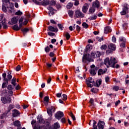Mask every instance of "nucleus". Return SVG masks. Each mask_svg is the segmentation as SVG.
<instances>
[{
    "label": "nucleus",
    "instance_id": "nucleus-1",
    "mask_svg": "<svg viewBox=\"0 0 129 129\" xmlns=\"http://www.w3.org/2000/svg\"><path fill=\"white\" fill-rule=\"evenodd\" d=\"M117 63V61L115 57H107L104 59V64L107 66V68H109V66L112 68H116V69L119 68V65L117 64L115 66V64Z\"/></svg>",
    "mask_w": 129,
    "mask_h": 129
},
{
    "label": "nucleus",
    "instance_id": "nucleus-2",
    "mask_svg": "<svg viewBox=\"0 0 129 129\" xmlns=\"http://www.w3.org/2000/svg\"><path fill=\"white\" fill-rule=\"evenodd\" d=\"M3 80L5 82H4L2 84V88H6L7 86H8V84H9V81H11L12 80V78H13V76H12V72L9 71L7 75V73H4L2 75Z\"/></svg>",
    "mask_w": 129,
    "mask_h": 129
},
{
    "label": "nucleus",
    "instance_id": "nucleus-3",
    "mask_svg": "<svg viewBox=\"0 0 129 129\" xmlns=\"http://www.w3.org/2000/svg\"><path fill=\"white\" fill-rule=\"evenodd\" d=\"M2 10L4 13H7V9L14 10V3L9 2V0H2Z\"/></svg>",
    "mask_w": 129,
    "mask_h": 129
},
{
    "label": "nucleus",
    "instance_id": "nucleus-4",
    "mask_svg": "<svg viewBox=\"0 0 129 129\" xmlns=\"http://www.w3.org/2000/svg\"><path fill=\"white\" fill-rule=\"evenodd\" d=\"M46 125H41L39 126V129H58L60 128V124L58 122L54 123L52 126L50 125L49 121L46 122Z\"/></svg>",
    "mask_w": 129,
    "mask_h": 129
},
{
    "label": "nucleus",
    "instance_id": "nucleus-5",
    "mask_svg": "<svg viewBox=\"0 0 129 129\" xmlns=\"http://www.w3.org/2000/svg\"><path fill=\"white\" fill-rule=\"evenodd\" d=\"M122 11L120 12L121 16H124L126 15V13H128L129 5L125 3L122 5Z\"/></svg>",
    "mask_w": 129,
    "mask_h": 129
},
{
    "label": "nucleus",
    "instance_id": "nucleus-6",
    "mask_svg": "<svg viewBox=\"0 0 129 129\" xmlns=\"http://www.w3.org/2000/svg\"><path fill=\"white\" fill-rule=\"evenodd\" d=\"M108 47L109 50H106L107 54H111L112 51H115V49H116V46L113 43H110L108 45Z\"/></svg>",
    "mask_w": 129,
    "mask_h": 129
},
{
    "label": "nucleus",
    "instance_id": "nucleus-7",
    "mask_svg": "<svg viewBox=\"0 0 129 129\" xmlns=\"http://www.w3.org/2000/svg\"><path fill=\"white\" fill-rule=\"evenodd\" d=\"M86 81L87 83V85L88 87H90V88H92V87H93V85L91 84L90 83H94V80L92 79L91 77L88 78V80L86 79Z\"/></svg>",
    "mask_w": 129,
    "mask_h": 129
},
{
    "label": "nucleus",
    "instance_id": "nucleus-8",
    "mask_svg": "<svg viewBox=\"0 0 129 129\" xmlns=\"http://www.w3.org/2000/svg\"><path fill=\"white\" fill-rule=\"evenodd\" d=\"M101 56V53L100 52L97 51H93L91 53V56L93 59H95V58H99Z\"/></svg>",
    "mask_w": 129,
    "mask_h": 129
},
{
    "label": "nucleus",
    "instance_id": "nucleus-9",
    "mask_svg": "<svg viewBox=\"0 0 129 129\" xmlns=\"http://www.w3.org/2000/svg\"><path fill=\"white\" fill-rule=\"evenodd\" d=\"M37 122H38V123H40V124H44V123H46V125H47V121H45V120L43 119V116H42L41 115H38L37 116Z\"/></svg>",
    "mask_w": 129,
    "mask_h": 129
},
{
    "label": "nucleus",
    "instance_id": "nucleus-10",
    "mask_svg": "<svg viewBox=\"0 0 129 129\" xmlns=\"http://www.w3.org/2000/svg\"><path fill=\"white\" fill-rule=\"evenodd\" d=\"M75 17L76 18H84V14L80 11V10H77L75 12Z\"/></svg>",
    "mask_w": 129,
    "mask_h": 129
},
{
    "label": "nucleus",
    "instance_id": "nucleus-11",
    "mask_svg": "<svg viewBox=\"0 0 129 129\" xmlns=\"http://www.w3.org/2000/svg\"><path fill=\"white\" fill-rule=\"evenodd\" d=\"M1 100L3 102V103H4V104H5V103H11L12 100L11 99L10 97H3L1 98Z\"/></svg>",
    "mask_w": 129,
    "mask_h": 129
},
{
    "label": "nucleus",
    "instance_id": "nucleus-12",
    "mask_svg": "<svg viewBox=\"0 0 129 129\" xmlns=\"http://www.w3.org/2000/svg\"><path fill=\"white\" fill-rule=\"evenodd\" d=\"M20 20V17H14L11 19V23H12L13 25H16V24H18V21Z\"/></svg>",
    "mask_w": 129,
    "mask_h": 129
},
{
    "label": "nucleus",
    "instance_id": "nucleus-13",
    "mask_svg": "<svg viewBox=\"0 0 129 129\" xmlns=\"http://www.w3.org/2000/svg\"><path fill=\"white\" fill-rule=\"evenodd\" d=\"M56 110L55 107L51 106L47 109V113H54Z\"/></svg>",
    "mask_w": 129,
    "mask_h": 129
},
{
    "label": "nucleus",
    "instance_id": "nucleus-14",
    "mask_svg": "<svg viewBox=\"0 0 129 129\" xmlns=\"http://www.w3.org/2000/svg\"><path fill=\"white\" fill-rule=\"evenodd\" d=\"M107 71V69H105V70L100 69L98 71V76H100L101 75H103V74H105L106 73V72Z\"/></svg>",
    "mask_w": 129,
    "mask_h": 129
},
{
    "label": "nucleus",
    "instance_id": "nucleus-15",
    "mask_svg": "<svg viewBox=\"0 0 129 129\" xmlns=\"http://www.w3.org/2000/svg\"><path fill=\"white\" fill-rule=\"evenodd\" d=\"M49 31L50 32H56V33H57V32H58V28H55L53 26H49L48 27L47 32H49Z\"/></svg>",
    "mask_w": 129,
    "mask_h": 129
},
{
    "label": "nucleus",
    "instance_id": "nucleus-16",
    "mask_svg": "<svg viewBox=\"0 0 129 129\" xmlns=\"http://www.w3.org/2000/svg\"><path fill=\"white\" fill-rule=\"evenodd\" d=\"M97 70H98V68L96 67L94 69H92L90 71V74L92 75V76H95L96 75V72H97Z\"/></svg>",
    "mask_w": 129,
    "mask_h": 129
},
{
    "label": "nucleus",
    "instance_id": "nucleus-17",
    "mask_svg": "<svg viewBox=\"0 0 129 129\" xmlns=\"http://www.w3.org/2000/svg\"><path fill=\"white\" fill-rule=\"evenodd\" d=\"M101 83H102V80L101 79H98L94 84V86L99 87L101 85Z\"/></svg>",
    "mask_w": 129,
    "mask_h": 129
},
{
    "label": "nucleus",
    "instance_id": "nucleus-18",
    "mask_svg": "<svg viewBox=\"0 0 129 129\" xmlns=\"http://www.w3.org/2000/svg\"><path fill=\"white\" fill-rule=\"evenodd\" d=\"M92 6L95 9V8L98 9L100 7V5H99V1L96 0L95 2H93Z\"/></svg>",
    "mask_w": 129,
    "mask_h": 129
},
{
    "label": "nucleus",
    "instance_id": "nucleus-19",
    "mask_svg": "<svg viewBox=\"0 0 129 129\" xmlns=\"http://www.w3.org/2000/svg\"><path fill=\"white\" fill-rule=\"evenodd\" d=\"M55 118H56V119H58L60 120L61 119V118H62V117H63V116H64V114L63 113H56L54 115Z\"/></svg>",
    "mask_w": 129,
    "mask_h": 129
},
{
    "label": "nucleus",
    "instance_id": "nucleus-20",
    "mask_svg": "<svg viewBox=\"0 0 129 129\" xmlns=\"http://www.w3.org/2000/svg\"><path fill=\"white\" fill-rule=\"evenodd\" d=\"M49 4L50 1H49V0H43L40 2V6H48Z\"/></svg>",
    "mask_w": 129,
    "mask_h": 129
},
{
    "label": "nucleus",
    "instance_id": "nucleus-21",
    "mask_svg": "<svg viewBox=\"0 0 129 129\" xmlns=\"http://www.w3.org/2000/svg\"><path fill=\"white\" fill-rule=\"evenodd\" d=\"M111 32V28L110 26H107L104 28V33L108 34Z\"/></svg>",
    "mask_w": 129,
    "mask_h": 129
},
{
    "label": "nucleus",
    "instance_id": "nucleus-22",
    "mask_svg": "<svg viewBox=\"0 0 129 129\" xmlns=\"http://www.w3.org/2000/svg\"><path fill=\"white\" fill-rule=\"evenodd\" d=\"M21 31L22 32L24 36H25V35H26V34H27V33H28L29 31H30V29H29V28H26L24 29L22 28L21 29Z\"/></svg>",
    "mask_w": 129,
    "mask_h": 129
},
{
    "label": "nucleus",
    "instance_id": "nucleus-23",
    "mask_svg": "<svg viewBox=\"0 0 129 129\" xmlns=\"http://www.w3.org/2000/svg\"><path fill=\"white\" fill-rule=\"evenodd\" d=\"M92 49V46L90 45V44H88L86 47L85 52L86 53H88V52H89Z\"/></svg>",
    "mask_w": 129,
    "mask_h": 129
},
{
    "label": "nucleus",
    "instance_id": "nucleus-24",
    "mask_svg": "<svg viewBox=\"0 0 129 129\" xmlns=\"http://www.w3.org/2000/svg\"><path fill=\"white\" fill-rule=\"evenodd\" d=\"M2 26L3 27V29H8V27L6 23V20H4L2 21Z\"/></svg>",
    "mask_w": 129,
    "mask_h": 129
},
{
    "label": "nucleus",
    "instance_id": "nucleus-25",
    "mask_svg": "<svg viewBox=\"0 0 129 129\" xmlns=\"http://www.w3.org/2000/svg\"><path fill=\"white\" fill-rule=\"evenodd\" d=\"M43 100H44V102L45 104H46L47 105H48V104H49V96H45Z\"/></svg>",
    "mask_w": 129,
    "mask_h": 129
},
{
    "label": "nucleus",
    "instance_id": "nucleus-26",
    "mask_svg": "<svg viewBox=\"0 0 129 129\" xmlns=\"http://www.w3.org/2000/svg\"><path fill=\"white\" fill-rule=\"evenodd\" d=\"M89 57H90V54L89 53H87V54L84 55V56L83 58L85 60L88 61L89 60Z\"/></svg>",
    "mask_w": 129,
    "mask_h": 129
},
{
    "label": "nucleus",
    "instance_id": "nucleus-27",
    "mask_svg": "<svg viewBox=\"0 0 129 129\" xmlns=\"http://www.w3.org/2000/svg\"><path fill=\"white\" fill-rule=\"evenodd\" d=\"M13 30L14 31H20V28L18 24H16L12 27Z\"/></svg>",
    "mask_w": 129,
    "mask_h": 129
},
{
    "label": "nucleus",
    "instance_id": "nucleus-28",
    "mask_svg": "<svg viewBox=\"0 0 129 129\" xmlns=\"http://www.w3.org/2000/svg\"><path fill=\"white\" fill-rule=\"evenodd\" d=\"M14 123V125H15V126H21V121H20L19 120H16L15 121H14L13 122Z\"/></svg>",
    "mask_w": 129,
    "mask_h": 129
},
{
    "label": "nucleus",
    "instance_id": "nucleus-29",
    "mask_svg": "<svg viewBox=\"0 0 129 129\" xmlns=\"http://www.w3.org/2000/svg\"><path fill=\"white\" fill-rule=\"evenodd\" d=\"M72 7H73V3H69L67 5L66 8L68 10H70V9H71V8H72Z\"/></svg>",
    "mask_w": 129,
    "mask_h": 129
},
{
    "label": "nucleus",
    "instance_id": "nucleus-30",
    "mask_svg": "<svg viewBox=\"0 0 129 129\" xmlns=\"http://www.w3.org/2000/svg\"><path fill=\"white\" fill-rule=\"evenodd\" d=\"M69 16L70 18H73L74 12L72 10H69L68 12Z\"/></svg>",
    "mask_w": 129,
    "mask_h": 129
},
{
    "label": "nucleus",
    "instance_id": "nucleus-31",
    "mask_svg": "<svg viewBox=\"0 0 129 129\" xmlns=\"http://www.w3.org/2000/svg\"><path fill=\"white\" fill-rule=\"evenodd\" d=\"M82 12L84 14H86L87 13V6H84L82 8Z\"/></svg>",
    "mask_w": 129,
    "mask_h": 129
},
{
    "label": "nucleus",
    "instance_id": "nucleus-32",
    "mask_svg": "<svg viewBox=\"0 0 129 129\" xmlns=\"http://www.w3.org/2000/svg\"><path fill=\"white\" fill-rule=\"evenodd\" d=\"M14 107H15L14 105H10L8 107L7 112H6V113H9V112H10V111H11V110L13 109V108H14Z\"/></svg>",
    "mask_w": 129,
    "mask_h": 129
},
{
    "label": "nucleus",
    "instance_id": "nucleus-33",
    "mask_svg": "<svg viewBox=\"0 0 129 129\" xmlns=\"http://www.w3.org/2000/svg\"><path fill=\"white\" fill-rule=\"evenodd\" d=\"M90 14H93L95 12V8L94 7L90 8L89 10Z\"/></svg>",
    "mask_w": 129,
    "mask_h": 129
},
{
    "label": "nucleus",
    "instance_id": "nucleus-34",
    "mask_svg": "<svg viewBox=\"0 0 129 129\" xmlns=\"http://www.w3.org/2000/svg\"><path fill=\"white\" fill-rule=\"evenodd\" d=\"M64 36H66L67 41H68L70 39V37H71V36H70V34H69V33L68 32H66Z\"/></svg>",
    "mask_w": 129,
    "mask_h": 129
},
{
    "label": "nucleus",
    "instance_id": "nucleus-35",
    "mask_svg": "<svg viewBox=\"0 0 129 129\" xmlns=\"http://www.w3.org/2000/svg\"><path fill=\"white\" fill-rule=\"evenodd\" d=\"M100 49L101 50H104V51H105V50L107 49V45L106 44L102 45L101 46Z\"/></svg>",
    "mask_w": 129,
    "mask_h": 129
},
{
    "label": "nucleus",
    "instance_id": "nucleus-36",
    "mask_svg": "<svg viewBox=\"0 0 129 129\" xmlns=\"http://www.w3.org/2000/svg\"><path fill=\"white\" fill-rule=\"evenodd\" d=\"M49 6H56V2L54 0H52L51 1H50V2H49Z\"/></svg>",
    "mask_w": 129,
    "mask_h": 129
},
{
    "label": "nucleus",
    "instance_id": "nucleus-37",
    "mask_svg": "<svg viewBox=\"0 0 129 129\" xmlns=\"http://www.w3.org/2000/svg\"><path fill=\"white\" fill-rule=\"evenodd\" d=\"M47 10L49 11L50 13L52 12H54V11H55L54 9L53 8V7H52V6H49V7H47Z\"/></svg>",
    "mask_w": 129,
    "mask_h": 129
},
{
    "label": "nucleus",
    "instance_id": "nucleus-38",
    "mask_svg": "<svg viewBox=\"0 0 129 129\" xmlns=\"http://www.w3.org/2000/svg\"><path fill=\"white\" fill-rule=\"evenodd\" d=\"M82 26L85 29H87L88 27H89V26L88 25V24H87V23H86V22L83 23Z\"/></svg>",
    "mask_w": 129,
    "mask_h": 129
},
{
    "label": "nucleus",
    "instance_id": "nucleus-39",
    "mask_svg": "<svg viewBox=\"0 0 129 129\" xmlns=\"http://www.w3.org/2000/svg\"><path fill=\"white\" fill-rule=\"evenodd\" d=\"M89 19L91 21H93V20H96L97 19V15H95L94 16L90 17Z\"/></svg>",
    "mask_w": 129,
    "mask_h": 129
},
{
    "label": "nucleus",
    "instance_id": "nucleus-40",
    "mask_svg": "<svg viewBox=\"0 0 129 129\" xmlns=\"http://www.w3.org/2000/svg\"><path fill=\"white\" fill-rule=\"evenodd\" d=\"M112 90H114L115 91H118V90H119V87L117 86H114Z\"/></svg>",
    "mask_w": 129,
    "mask_h": 129
},
{
    "label": "nucleus",
    "instance_id": "nucleus-41",
    "mask_svg": "<svg viewBox=\"0 0 129 129\" xmlns=\"http://www.w3.org/2000/svg\"><path fill=\"white\" fill-rule=\"evenodd\" d=\"M119 40L120 42H126V39H125V38L124 37H119Z\"/></svg>",
    "mask_w": 129,
    "mask_h": 129
},
{
    "label": "nucleus",
    "instance_id": "nucleus-42",
    "mask_svg": "<svg viewBox=\"0 0 129 129\" xmlns=\"http://www.w3.org/2000/svg\"><path fill=\"white\" fill-rule=\"evenodd\" d=\"M98 127L99 129H103L104 126H103V124H102L101 123L98 122Z\"/></svg>",
    "mask_w": 129,
    "mask_h": 129
},
{
    "label": "nucleus",
    "instance_id": "nucleus-43",
    "mask_svg": "<svg viewBox=\"0 0 129 129\" xmlns=\"http://www.w3.org/2000/svg\"><path fill=\"white\" fill-rule=\"evenodd\" d=\"M15 15L16 16H22L23 15V12H21V11L19 10L18 12L15 13Z\"/></svg>",
    "mask_w": 129,
    "mask_h": 129
},
{
    "label": "nucleus",
    "instance_id": "nucleus-44",
    "mask_svg": "<svg viewBox=\"0 0 129 129\" xmlns=\"http://www.w3.org/2000/svg\"><path fill=\"white\" fill-rule=\"evenodd\" d=\"M57 26L59 29V30H61V31H63V29H64V27H63V25L61 24H58Z\"/></svg>",
    "mask_w": 129,
    "mask_h": 129
},
{
    "label": "nucleus",
    "instance_id": "nucleus-45",
    "mask_svg": "<svg viewBox=\"0 0 129 129\" xmlns=\"http://www.w3.org/2000/svg\"><path fill=\"white\" fill-rule=\"evenodd\" d=\"M44 50L46 53H49V52H50V47L47 46L46 47H45Z\"/></svg>",
    "mask_w": 129,
    "mask_h": 129
},
{
    "label": "nucleus",
    "instance_id": "nucleus-46",
    "mask_svg": "<svg viewBox=\"0 0 129 129\" xmlns=\"http://www.w3.org/2000/svg\"><path fill=\"white\" fill-rule=\"evenodd\" d=\"M91 92H93V93H95L96 91H98V89L93 88L91 89Z\"/></svg>",
    "mask_w": 129,
    "mask_h": 129
},
{
    "label": "nucleus",
    "instance_id": "nucleus-47",
    "mask_svg": "<svg viewBox=\"0 0 129 129\" xmlns=\"http://www.w3.org/2000/svg\"><path fill=\"white\" fill-rule=\"evenodd\" d=\"M76 31H77L78 33H79V32L81 31V28L79 25H77L76 27Z\"/></svg>",
    "mask_w": 129,
    "mask_h": 129
},
{
    "label": "nucleus",
    "instance_id": "nucleus-48",
    "mask_svg": "<svg viewBox=\"0 0 129 129\" xmlns=\"http://www.w3.org/2000/svg\"><path fill=\"white\" fill-rule=\"evenodd\" d=\"M97 41H98L99 42H101L102 41H103L104 39H103V37H97L96 38Z\"/></svg>",
    "mask_w": 129,
    "mask_h": 129
},
{
    "label": "nucleus",
    "instance_id": "nucleus-49",
    "mask_svg": "<svg viewBox=\"0 0 129 129\" xmlns=\"http://www.w3.org/2000/svg\"><path fill=\"white\" fill-rule=\"evenodd\" d=\"M7 89H8V90H13L14 89V87H13L12 85H9L7 87Z\"/></svg>",
    "mask_w": 129,
    "mask_h": 129
},
{
    "label": "nucleus",
    "instance_id": "nucleus-50",
    "mask_svg": "<svg viewBox=\"0 0 129 129\" xmlns=\"http://www.w3.org/2000/svg\"><path fill=\"white\" fill-rule=\"evenodd\" d=\"M33 3L38 6H41V2L37 1V0H33Z\"/></svg>",
    "mask_w": 129,
    "mask_h": 129
},
{
    "label": "nucleus",
    "instance_id": "nucleus-51",
    "mask_svg": "<svg viewBox=\"0 0 129 129\" xmlns=\"http://www.w3.org/2000/svg\"><path fill=\"white\" fill-rule=\"evenodd\" d=\"M105 80L106 83H108V82H109V80H110V78L108 76L106 77L105 78Z\"/></svg>",
    "mask_w": 129,
    "mask_h": 129
},
{
    "label": "nucleus",
    "instance_id": "nucleus-52",
    "mask_svg": "<svg viewBox=\"0 0 129 129\" xmlns=\"http://www.w3.org/2000/svg\"><path fill=\"white\" fill-rule=\"evenodd\" d=\"M125 43L126 42H121L120 44V46L121 47V48H125Z\"/></svg>",
    "mask_w": 129,
    "mask_h": 129
},
{
    "label": "nucleus",
    "instance_id": "nucleus-53",
    "mask_svg": "<svg viewBox=\"0 0 129 129\" xmlns=\"http://www.w3.org/2000/svg\"><path fill=\"white\" fill-rule=\"evenodd\" d=\"M70 116H71L73 120H76V118H75V116L73 114V113L70 114Z\"/></svg>",
    "mask_w": 129,
    "mask_h": 129
},
{
    "label": "nucleus",
    "instance_id": "nucleus-54",
    "mask_svg": "<svg viewBox=\"0 0 129 129\" xmlns=\"http://www.w3.org/2000/svg\"><path fill=\"white\" fill-rule=\"evenodd\" d=\"M89 103H91L92 105H94V100L93 98H91L89 101Z\"/></svg>",
    "mask_w": 129,
    "mask_h": 129
},
{
    "label": "nucleus",
    "instance_id": "nucleus-55",
    "mask_svg": "<svg viewBox=\"0 0 129 129\" xmlns=\"http://www.w3.org/2000/svg\"><path fill=\"white\" fill-rule=\"evenodd\" d=\"M62 99L63 100H64V101L67 100V95L66 94H63L62 95Z\"/></svg>",
    "mask_w": 129,
    "mask_h": 129
},
{
    "label": "nucleus",
    "instance_id": "nucleus-56",
    "mask_svg": "<svg viewBox=\"0 0 129 129\" xmlns=\"http://www.w3.org/2000/svg\"><path fill=\"white\" fill-rule=\"evenodd\" d=\"M127 27V24L124 23L123 25H122V28L124 30H126V28Z\"/></svg>",
    "mask_w": 129,
    "mask_h": 129
},
{
    "label": "nucleus",
    "instance_id": "nucleus-57",
    "mask_svg": "<svg viewBox=\"0 0 129 129\" xmlns=\"http://www.w3.org/2000/svg\"><path fill=\"white\" fill-rule=\"evenodd\" d=\"M91 122H93V125H96V123H97V122L95 120H91L90 121V123H89V125H90V123H91Z\"/></svg>",
    "mask_w": 129,
    "mask_h": 129
},
{
    "label": "nucleus",
    "instance_id": "nucleus-58",
    "mask_svg": "<svg viewBox=\"0 0 129 129\" xmlns=\"http://www.w3.org/2000/svg\"><path fill=\"white\" fill-rule=\"evenodd\" d=\"M21 69H22V68H21V66L18 65L16 67V71H20V70H21Z\"/></svg>",
    "mask_w": 129,
    "mask_h": 129
},
{
    "label": "nucleus",
    "instance_id": "nucleus-59",
    "mask_svg": "<svg viewBox=\"0 0 129 129\" xmlns=\"http://www.w3.org/2000/svg\"><path fill=\"white\" fill-rule=\"evenodd\" d=\"M48 36H50V37H53L55 36V33L52 32H48Z\"/></svg>",
    "mask_w": 129,
    "mask_h": 129
},
{
    "label": "nucleus",
    "instance_id": "nucleus-60",
    "mask_svg": "<svg viewBox=\"0 0 129 129\" xmlns=\"http://www.w3.org/2000/svg\"><path fill=\"white\" fill-rule=\"evenodd\" d=\"M55 56V53H54L53 52H50L49 53V57H54Z\"/></svg>",
    "mask_w": 129,
    "mask_h": 129
},
{
    "label": "nucleus",
    "instance_id": "nucleus-61",
    "mask_svg": "<svg viewBox=\"0 0 129 129\" xmlns=\"http://www.w3.org/2000/svg\"><path fill=\"white\" fill-rule=\"evenodd\" d=\"M112 42H113V43H116V38L115 37V36H113L112 37Z\"/></svg>",
    "mask_w": 129,
    "mask_h": 129
},
{
    "label": "nucleus",
    "instance_id": "nucleus-62",
    "mask_svg": "<svg viewBox=\"0 0 129 129\" xmlns=\"http://www.w3.org/2000/svg\"><path fill=\"white\" fill-rule=\"evenodd\" d=\"M12 113H20V111L17 109L13 110Z\"/></svg>",
    "mask_w": 129,
    "mask_h": 129
},
{
    "label": "nucleus",
    "instance_id": "nucleus-63",
    "mask_svg": "<svg viewBox=\"0 0 129 129\" xmlns=\"http://www.w3.org/2000/svg\"><path fill=\"white\" fill-rule=\"evenodd\" d=\"M61 122H62V123H66V119H65V118H61Z\"/></svg>",
    "mask_w": 129,
    "mask_h": 129
},
{
    "label": "nucleus",
    "instance_id": "nucleus-64",
    "mask_svg": "<svg viewBox=\"0 0 129 129\" xmlns=\"http://www.w3.org/2000/svg\"><path fill=\"white\" fill-rule=\"evenodd\" d=\"M28 23H29V20H28L27 19H25V20L23 22V25H24V26H26V25H27Z\"/></svg>",
    "mask_w": 129,
    "mask_h": 129
}]
</instances>
